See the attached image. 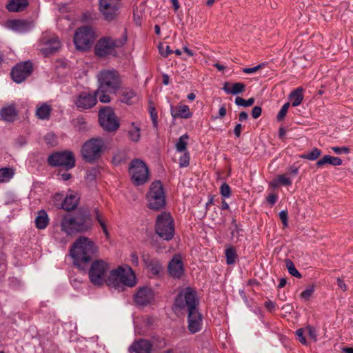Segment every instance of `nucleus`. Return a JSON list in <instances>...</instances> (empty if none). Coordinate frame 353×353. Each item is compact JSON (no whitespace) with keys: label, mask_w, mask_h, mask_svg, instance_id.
Masks as SVG:
<instances>
[{"label":"nucleus","mask_w":353,"mask_h":353,"mask_svg":"<svg viewBox=\"0 0 353 353\" xmlns=\"http://www.w3.org/2000/svg\"><path fill=\"white\" fill-rule=\"evenodd\" d=\"M254 103V98H250L248 100H245L240 97H236L235 99V103L239 106L250 107Z\"/></svg>","instance_id":"79ce46f5"},{"label":"nucleus","mask_w":353,"mask_h":353,"mask_svg":"<svg viewBox=\"0 0 353 353\" xmlns=\"http://www.w3.org/2000/svg\"><path fill=\"white\" fill-rule=\"evenodd\" d=\"M95 39V34L93 29L90 26L79 28L74 36V43L76 48L81 50L90 49Z\"/></svg>","instance_id":"9b49d317"},{"label":"nucleus","mask_w":353,"mask_h":353,"mask_svg":"<svg viewBox=\"0 0 353 353\" xmlns=\"http://www.w3.org/2000/svg\"><path fill=\"white\" fill-rule=\"evenodd\" d=\"M277 200V196L275 194H270L267 197V201L271 204L274 205Z\"/></svg>","instance_id":"e2e57ef3"},{"label":"nucleus","mask_w":353,"mask_h":353,"mask_svg":"<svg viewBox=\"0 0 353 353\" xmlns=\"http://www.w3.org/2000/svg\"><path fill=\"white\" fill-rule=\"evenodd\" d=\"M101 126L108 132H114L119 127V122L113 110L109 107L101 109L99 114Z\"/></svg>","instance_id":"ddd939ff"},{"label":"nucleus","mask_w":353,"mask_h":353,"mask_svg":"<svg viewBox=\"0 0 353 353\" xmlns=\"http://www.w3.org/2000/svg\"><path fill=\"white\" fill-rule=\"evenodd\" d=\"M285 264L289 274H290L292 276L296 278H301L302 276L301 273L297 270L294 263L290 259H285Z\"/></svg>","instance_id":"58836bf2"},{"label":"nucleus","mask_w":353,"mask_h":353,"mask_svg":"<svg viewBox=\"0 0 353 353\" xmlns=\"http://www.w3.org/2000/svg\"><path fill=\"white\" fill-rule=\"evenodd\" d=\"M126 41V36L115 39L110 37H102L95 45V54L99 57H105L109 55L116 57V48L122 47Z\"/></svg>","instance_id":"423d86ee"},{"label":"nucleus","mask_w":353,"mask_h":353,"mask_svg":"<svg viewBox=\"0 0 353 353\" xmlns=\"http://www.w3.org/2000/svg\"><path fill=\"white\" fill-rule=\"evenodd\" d=\"M97 252V248L90 239L85 236L79 237L70 248V256L74 264L80 270L88 265L91 259Z\"/></svg>","instance_id":"7ed1b4c3"},{"label":"nucleus","mask_w":353,"mask_h":353,"mask_svg":"<svg viewBox=\"0 0 353 353\" xmlns=\"http://www.w3.org/2000/svg\"><path fill=\"white\" fill-rule=\"evenodd\" d=\"M48 163L50 166L61 167L68 171L74 167L75 159L72 152H57L48 157Z\"/></svg>","instance_id":"f8f14e48"},{"label":"nucleus","mask_w":353,"mask_h":353,"mask_svg":"<svg viewBox=\"0 0 353 353\" xmlns=\"http://www.w3.org/2000/svg\"><path fill=\"white\" fill-rule=\"evenodd\" d=\"M275 305L276 304L270 300H268L265 302V307L269 310H274L275 308Z\"/></svg>","instance_id":"052dcab7"},{"label":"nucleus","mask_w":353,"mask_h":353,"mask_svg":"<svg viewBox=\"0 0 353 353\" xmlns=\"http://www.w3.org/2000/svg\"><path fill=\"white\" fill-rule=\"evenodd\" d=\"M242 125L241 123H237L234 129V133L236 137H239L241 134Z\"/></svg>","instance_id":"bf43d9fd"},{"label":"nucleus","mask_w":353,"mask_h":353,"mask_svg":"<svg viewBox=\"0 0 353 353\" xmlns=\"http://www.w3.org/2000/svg\"><path fill=\"white\" fill-rule=\"evenodd\" d=\"M98 90L92 92H81L75 99V105L81 110H88L93 108L97 103Z\"/></svg>","instance_id":"dca6fc26"},{"label":"nucleus","mask_w":353,"mask_h":353,"mask_svg":"<svg viewBox=\"0 0 353 353\" xmlns=\"http://www.w3.org/2000/svg\"><path fill=\"white\" fill-rule=\"evenodd\" d=\"M223 90L228 94H238L245 91V85L243 83H231L225 82Z\"/></svg>","instance_id":"a878e982"},{"label":"nucleus","mask_w":353,"mask_h":353,"mask_svg":"<svg viewBox=\"0 0 353 353\" xmlns=\"http://www.w3.org/2000/svg\"><path fill=\"white\" fill-rule=\"evenodd\" d=\"M168 272L175 279H179L184 273V266L181 255H174L168 264Z\"/></svg>","instance_id":"6ab92c4d"},{"label":"nucleus","mask_w":353,"mask_h":353,"mask_svg":"<svg viewBox=\"0 0 353 353\" xmlns=\"http://www.w3.org/2000/svg\"><path fill=\"white\" fill-rule=\"evenodd\" d=\"M88 276L90 282L96 286L105 283L114 288L120 284L132 287L136 284L134 273L130 266L110 270L109 264L103 260H95L91 263Z\"/></svg>","instance_id":"f257e3e1"},{"label":"nucleus","mask_w":353,"mask_h":353,"mask_svg":"<svg viewBox=\"0 0 353 353\" xmlns=\"http://www.w3.org/2000/svg\"><path fill=\"white\" fill-rule=\"evenodd\" d=\"M188 139V135L185 134L181 136L178 141L176 143V149L178 152H185L187 149V142L186 141Z\"/></svg>","instance_id":"ea45409f"},{"label":"nucleus","mask_w":353,"mask_h":353,"mask_svg":"<svg viewBox=\"0 0 353 353\" xmlns=\"http://www.w3.org/2000/svg\"><path fill=\"white\" fill-rule=\"evenodd\" d=\"M263 67V64H259L253 68H245L243 69V72L245 74H253L259 70Z\"/></svg>","instance_id":"5fc2aeb1"},{"label":"nucleus","mask_w":353,"mask_h":353,"mask_svg":"<svg viewBox=\"0 0 353 353\" xmlns=\"http://www.w3.org/2000/svg\"><path fill=\"white\" fill-rule=\"evenodd\" d=\"M6 27L18 33H25L32 28L33 23L24 20L12 19L6 22Z\"/></svg>","instance_id":"aec40b11"},{"label":"nucleus","mask_w":353,"mask_h":353,"mask_svg":"<svg viewBox=\"0 0 353 353\" xmlns=\"http://www.w3.org/2000/svg\"><path fill=\"white\" fill-rule=\"evenodd\" d=\"M226 263L233 265L236 263L238 258L236 248L233 246H228L225 250Z\"/></svg>","instance_id":"473e14b6"},{"label":"nucleus","mask_w":353,"mask_h":353,"mask_svg":"<svg viewBox=\"0 0 353 353\" xmlns=\"http://www.w3.org/2000/svg\"><path fill=\"white\" fill-rule=\"evenodd\" d=\"M332 150L337 154H341L343 153L344 154H348L350 152V149L347 147H332Z\"/></svg>","instance_id":"864d4df0"},{"label":"nucleus","mask_w":353,"mask_h":353,"mask_svg":"<svg viewBox=\"0 0 353 353\" xmlns=\"http://www.w3.org/2000/svg\"><path fill=\"white\" fill-rule=\"evenodd\" d=\"M120 99L122 103L132 105L138 101L139 97L134 90L130 88H125L121 90Z\"/></svg>","instance_id":"5701e85b"},{"label":"nucleus","mask_w":353,"mask_h":353,"mask_svg":"<svg viewBox=\"0 0 353 353\" xmlns=\"http://www.w3.org/2000/svg\"><path fill=\"white\" fill-rule=\"evenodd\" d=\"M290 102L285 103L283 106L281 107V110H279L276 119L279 121H281L284 119L285 117L288 110L290 108Z\"/></svg>","instance_id":"c03bdc74"},{"label":"nucleus","mask_w":353,"mask_h":353,"mask_svg":"<svg viewBox=\"0 0 353 353\" xmlns=\"http://www.w3.org/2000/svg\"><path fill=\"white\" fill-rule=\"evenodd\" d=\"M314 292V285H311L307 287L306 290L301 292V299L307 301L309 300Z\"/></svg>","instance_id":"a18cd8bd"},{"label":"nucleus","mask_w":353,"mask_h":353,"mask_svg":"<svg viewBox=\"0 0 353 353\" xmlns=\"http://www.w3.org/2000/svg\"><path fill=\"white\" fill-rule=\"evenodd\" d=\"M146 201L148 207L153 210L159 211L165 206V194L160 181L151 183L146 194Z\"/></svg>","instance_id":"0eeeda50"},{"label":"nucleus","mask_w":353,"mask_h":353,"mask_svg":"<svg viewBox=\"0 0 353 353\" xmlns=\"http://www.w3.org/2000/svg\"><path fill=\"white\" fill-rule=\"evenodd\" d=\"M150 115L152 122V125L154 128H157L158 127V114L156 109L154 107L150 108Z\"/></svg>","instance_id":"49530a36"},{"label":"nucleus","mask_w":353,"mask_h":353,"mask_svg":"<svg viewBox=\"0 0 353 353\" xmlns=\"http://www.w3.org/2000/svg\"><path fill=\"white\" fill-rule=\"evenodd\" d=\"M34 223L36 228L39 230L46 228L49 224V217L47 212L43 210L39 211Z\"/></svg>","instance_id":"c85d7f7f"},{"label":"nucleus","mask_w":353,"mask_h":353,"mask_svg":"<svg viewBox=\"0 0 353 353\" xmlns=\"http://www.w3.org/2000/svg\"><path fill=\"white\" fill-rule=\"evenodd\" d=\"M129 350L130 353H151L152 344L150 341L140 339L134 342Z\"/></svg>","instance_id":"4be33fe9"},{"label":"nucleus","mask_w":353,"mask_h":353,"mask_svg":"<svg viewBox=\"0 0 353 353\" xmlns=\"http://www.w3.org/2000/svg\"><path fill=\"white\" fill-rule=\"evenodd\" d=\"M154 299V292L148 287H141L134 295V301L137 305L147 306L151 304Z\"/></svg>","instance_id":"a211bd4d"},{"label":"nucleus","mask_w":353,"mask_h":353,"mask_svg":"<svg viewBox=\"0 0 353 353\" xmlns=\"http://www.w3.org/2000/svg\"><path fill=\"white\" fill-rule=\"evenodd\" d=\"M304 331H305V330L303 328H300L296 330V334L298 336L299 341L301 343L306 344L307 341H306L305 337L303 335Z\"/></svg>","instance_id":"4d7b16f0"},{"label":"nucleus","mask_w":353,"mask_h":353,"mask_svg":"<svg viewBox=\"0 0 353 353\" xmlns=\"http://www.w3.org/2000/svg\"><path fill=\"white\" fill-rule=\"evenodd\" d=\"M44 140L48 145H54L56 144V137L52 133H48L44 137Z\"/></svg>","instance_id":"3c124183"},{"label":"nucleus","mask_w":353,"mask_h":353,"mask_svg":"<svg viewBox=\"0 0 353 353\" xmlns=\"http://www.w3.org/2000/svg\"><path fill=\"white\" fill-rule=\"evenodd\" d=\"M112 161L115 164L121 163L123 161V158L121 157V154H117L114 155Z\"/></svg>","instance_id":"338daca9"},{"label":"nucleus","mask_w":353,"mask_h":353,"mask_svg":"<svg viewBox=\"0 0 353 353\" xmlns=\"http://www.w3.org/2000/svg\"><path fill=\"white\" fill-rule=\"evenodd\" d=\"M143 261L146 268L152 274H158L161 270V263L159 259L150 256H143Z\"/></svg>","instance_id":"b1692460"},{"label":"nucleus","mask_w":353,"mask_h":353,"mask_svg":"<svg viewBox=\"0 0 353 353\" xmlns=\"http://www.w3.org/2000/svg\"><path fill=\"white\" fill-rule=\"evenodd\" d=\"M337 285L343 291L347 290V286H346L344 281L342 279H340V278L337 279Z\"/></svg>","instance_id":"0e129e2a"},{"label":"nucleus","mask_w":353,"mask_h":353,"mask_svg":"<svg viewBox=\"0 0 353 353\" xmlns=\"http://www.w3.org/2000/svg\"><path fill=\"white\" fill-rule=\"evenodd\" d=\"M98 97L101 103H109L110 94H115L120 88L121 81L118 72L115 70H105L98 74Z\"/></svg>","instance_id":"20e7f679"},{"label":"nucleus","mask_w":353,"mask_h":353,"mask_svg":"<svg viewBox=\"0 0 353 353\" xmlns=\"http://www.w3.org/2000/svg\"><path fill=\"white\" fill-rule=\"evenodd\" d=\"M155 233L165 241H170L174 235V220L170 212L158 214L154 225Z\"/></svg>","instance_id":"6e6552de"},{"label":"nucleus","mask_w":353,"mask_h":353,"mask_svg":"<svg viewBox=\"0 0 353 353\" xmlns=\"http://www.w3.org/2000/svg\"><path fill=\"white\" fill-rule=\"evenodd\" d=\"M95 219L101 227L103 232L107 238H109V232L106 225V219L104 218L103 214L99 212L97 210H95Z\"/></svg>","instance_id":"4c0bfd02"},{"label":"nucleus","mask_w":353,"mask_h":353,"mask_svg":"<svg viewBox=\"0 0 353 353\" xmlns=\"http://www.w3.org/2000/svg\"><path fill=\"white\" fill-rule=\"evenodd\" d=\"M0 115L3 120L12 121L17 116L15 108L12 105L3 108L0 112Z\"/></svg>","instance_id":"7c9ffc66"},{"label":"nucleus","mask_w":353,"mask_h":353,"mask_svg":"<svg viewBox=\"0 0 353 353\" xmlns=\"http://www.w3.org/2000/svg\"><path fill=\"white\" fill-rule=\"evenodd\" d=\"M199 300L196 292L192 288L188 287L179 292L175 298L176 307L183 310L187 307L188 311V330L192 334L199 332L201 329L203 316L197 309Z\"/></svg>","instance_id":"f03ea898"},{"label":"nucleus","mask_w":353,"mask_h":353,"mask_svg":"<svg viewBox=\"0 0 353 353\" xmlns=\"http://www.w3.org/2000/svg\"><path fill=\"white\" fill-rule=\"evenodd\" d=\"M131 262L132 265L134 266H137L139 264V258L137 254L132 253L131 254Z\"/></svg>","instance_id":"69168bd1"},{"label":"nucleus","mask_w":353,"mask_h":353,"mask_svg":"<svg viewBox=\"0 0 353 353\" xmlns=\"http://www.w3.org/2000/svg\"><path fill=\"white\" fill-rule=\"evenodd\" d=\"M298 171H299V168L298 167H296L294 165H292L291 167H290V168L288 170V173H287V174H291L292 176H295V175L297 174Z\"/></svg>","instance_id":"680f3d73"},{"label":"nucleus","mask_w":353,"mask_h":353,"mask_svg":"<svg viewBox=\"0 0 353 353\" xmlns=\"http://www.w3.org/2000/svg\"><path fill=\"white\" fill-rule=\"evenodd\" d=\"M305 330L310 338L316 341L317 334L314 327L309 325L305 327Z\"/></svg>","instance_id":"6e6d98bb"},{"label":"nucleus","mask_w":353,"mask_h":353,"mask_svg":"<svg viewBox=\"0 0 353 353\" xmlns=\"http://www.w3.org/2000/svg\"><path fill=\"white\" fill-rule=\"evenodd\" d=\"M32 72V64L30 61H25L17 64L12 70L11 77L12 80L17 83H21L28 78Z\"/></svg>","instance_id":"f3484780"},{"label":"nucleus","mask_w":353,"mask_h":353,"mask_svg":"<svg viewBox=\"0 0 353 353\" xmlns=\"http://www.w3.org/2000/svg\"><path fill=\"white\" fill-rule=\"evenodd\" d=\"M41 52L45 57L54 54L61 47L57 36L50 32H44L40 40Z\"/></svg>","instance_id":"4468645a"},{"label":"nucleus","mask_w":353,"mask_h":353,"mask_svg":"<svg viewBox=\"0 0 353 353\" xmlns=\"http://www.w3.org/2000/svg\"><path fill=\"white\" fill-rule=\"evenodd\" d=\"M170 113L173 119H187L192 116V112L190 111L189 106L181 103L176 106L171 105Z\"/></svg>","instance_id":"412c9836"},{"label":"nucleus","mask_w":353,"mask_h":353,"mask_svg":"<svg viewBox=\"0 0 353 353\" xmlns=\"http://www.w3.org/2000/svg\"><path fill=\"white\" fill-rule=\"evenodd\" d=\"M65 196L63 194L57 193L54 194L53 199L54 203L57 208H61V203L63 201Z\"/></svg>","instance_id":"8fccbe9b"},{"label":"nucleus","mask_w":353,"mask_h":353,"mask_svg":"<svg viewBox=\"0 0 353 353\" xmlns=\"http://www.w3.org/2000/svg\"><path fill=\"white\" fill-rule=\"evenodd\" d=\"M159 50L160 54L165 57H168L173 52V51L170 49L169 46H164L163 44H161L159 46Z\"/></svg>","instance_id":"de8ad7c7"},{"label":"nucleus","mask_w":353,"mask_h":353,"mask_svg":"<svg viewBox=\"0 0 353 353\" xmlns=\"http://www.w3.org/2000/svg\"><path fill=\"white\" fill-rule=\"evenodd\" d=\"M150 342L152 344V347H153L156 350L163 349L166 345L165 338L157 335L153 336Z\"/></svg>","instance_id":"c9c22d12"},{"label":"nucleus","mask_w":353,"mask_h":353,"mask_svg":"<svg viewBox=\"0 0 353 353\" xmlns=\"http://www.w3.org/2000/svg\"><path fill=\"white\" fill-rule=\"evenodd\" d=\"M78 201L79 197L77 195L71 192L65 196L61 203V208L66 211L72 210L77 207Z\"/></svg>","instance_id":"393cba45"},{"label":"nucleus","mask_w":353,"mask_h":353,"mask_svg":"<svg viewBox=\"0 0 353 353\" xmlns=\"http://www.w3.org/2000/svg\"><path fill=\"white\" fill-rule=\"evenodd\" d=\"M279 218L284 227L288 225V213L287 210H282L279 212Z\"/></svg>","instance_id":"603ef678"},{"label":"nucleus","mask_w":353,"mask_h":353,"mask_svg":"<svg viewBox=\"0 0 353 353\" xmlns=\"http://www.w3.org/2000/svg\"><path fill=\"white\" fill-rule=\"evenodd\" d=\"M261 112H262L261 108L259 106H255L252 110V117L254 119H257L261 116Z\"/></svg>","instance_id":"13d9d810"},{"label":"nucleus","mask_w":353,"mask_h":353,"mask_svg":"<svg viewBox=\"0 0 353 353\" xmlns=\"http://www.w3.org/2000/svg\"><path fill=\"white\" fill-rule=\"evenodd\" d=\"M91 227V219L88 215L72 217L70 215L65 214L61 220V230L68 235L88 231Z\"/></svg>","instance_id":"39448f33"},{"label":"nucleus","mask_w":353,"mask_h":353,"mask_svg":"<svg viewBox=\"0 0 353 353\" xmlns=\"http://www.w3.org/2000/svg\"><path fill=\"white\" fill-rule=\"evenodd\" d=\"M321 154V150L314 148L311 151L302 154L300 157L310 161L316 160Z\"/></svg>","instance_id":"e433bc0d"},{"label":"nucleus","mask_w":353,"mask_h":353,"mask_svg":"<svg viewBox=\"0 0 353 353\" xmlns=\"http://www.w3.org/2000/svg\"><path fill=\"white\" fill-rule=\"evenodd\" d=\"M140 128L132 123L128 130L129 139L133 142H138L140 139Z\"/></svg>","instance_id":"f704fd0d"},{"label":"nucleus","mask_w":353,"mask_h":353,"mask_svg":"<svg viewBox=\"0 0 353 353\" xmlns=\"http://www.w3.org/2000/svg\"><path fill=\"white\" fill-rule=\"evenodd\" d=\"M128 172L132 183L137 186L143 185L149 179V169L145 163L140 159H134L131 161Z\"/></svg>","instance_id":"1a4fd4ad"},{"label":"nucleus","mask_w":353,"mask_h":353,"mask_svg":"<svg viewBox=\"0 0 353 353\" xmlns=\"http://www.w3.org/2000/svg\"><path fill=\"white\" fill-rule=\"evenodd\" d=\"M14 175V172L10 168L0 169V183L10 180Z\"/></svg>","instance_id":"a19ab883"},{"label":"nucleus","mask_w":353,"mask_h":353,"mask_svg":"<svg viewBox=\"0 0 353 353\" xmlns=\"http://www.w3.org/2000/svg\"><path fill=\"white\" fill-rule=\"evenodd\" d=\"M190 161V156L188 152H185L182 156L179 158V165L181 168H185L188 166Z\"/></svg>","instance_id":"09e8293b"},{"label":"nucleus","mask_w":353,"mask_h":353,"mask_svg":"<svg viewBox=\"0 0 353 353\" xmlns=\"http://www.w3.org/2000/svg\"><path fill=\"white\" fill-rule=\"evenodd\" d=\"M288 174L278 175L272 181V186L278 187L279 185L289 186L292 183V180L287 176Z\"/></svg>","instance_id":"72a5a7b5"},{"label":"nucleus","mask_w":353,"mask_h":353,"mask_svg":"<svg viewBox=\"0 0 353 353\" xmlns=\"http://www.w3.org/2000/svg\"><path fill=\"white\" fill-rule=\"evenodd\" d=\"M105 143L101 138H92L83 145L81 152L83 159L89 163L99 159L102 154Z\"/></svg>","instance_id":"9d476101"},{"label":"nucleus","mask_w":353,"mask_h":353,"mask_svg":"<svg viewBox=\"0 0 353 353\" xmlns=\"http://www.w3.org/2000/svg\"><path fill=\"white\" fill-rule=\"evenodd\" d=\"M220 194L225 199L230 198L231 196L232 190L228 183H223L221 184L220 187Z\"/></svg>","instance_id":"37998d69"},{"label":"nucleus","mask_w":353,"mask_h":353,"mask_svg":"<svg viewBox=\"0 0 353 353\" xmlns=\"http://www.w3.org/2000/svg\"><path fill=\"white\" fill-rule=\"evenodd\" d=\"M121 0H99V10L105 20L111 21L119 13Z\"/></svg>","instance_id":"2eb2a0df"},{"label":"nucleus","mask_w":353,"mask_h":353,"mask_svg":"<svg viewBox=\"0 0 353 353\" xmlns=\"http://www.w3.org/2000/svg\"><path fill=\"white\" fill-rule=\"evenodd\" d=\"M303 91L301 87H299L290 92L289 99L293 107H296L302 103L304 97Z\"/></svg>","instance_id":"cd10ccee"},{"label":"nucleus","mask_w":353,"mask_h":353,"mask_svg":"<svg viewBox=\"0 0 353 353\" xmlns=\"http://www.w3.org/2000/svg\"><path fill=\"white\" fill-rule=\"evenodd\" d=\"M28 5V0H12L6 8L10 12H19L22 11Z\"/></svg>","instance_id":"c756f323"},{"label":"nucleus","mask_w":353,"mask_h":353,"mask_svg":"<svg viewBox=\"0 0 353 353\" xmlns=\"http://www.w3.org/2000/svg\"><path fill=\"white\" fill-rule=\"evenodd\" d=\"M342 162V160L339 157H333L331 155H325L319 161H317L316 165L318 168H323L326 164L338 166L341 165Z\"/></svg>","instance_id":"bb28decb"},{"label":"nucleus","mask_w":353,"mask_h":353,"mask_svg":"<svg viewBox=\"0 0 353 353\" xmlns=\"http://www.w3.org/2000/svg\"><path fill=\"white\" fill-rule=\"evenodd\" d=\"M59 175H60V176H61V179H62L63 181H68V179H70V177H71V174H70V173L67 172V171H66V170H65V172H63V173L59 172Z\"/></svg>","instance_id":"774afa93"},{"label":"nucleus","mask_w":353,"mask_h":353,"mask_svg":"<svg viewBox=\"0 0 353 353\" xmlns=\"http://www.w3.org/2000/svg\"><path fill=\"white\" fill-rule=\"evenodd\" d=\"M51 112V106L47 103H43L37 108L36 115L39 119L46 120L50 118Z\"/></svg>","instance_id":"2f4dec72"}]
</instances>
